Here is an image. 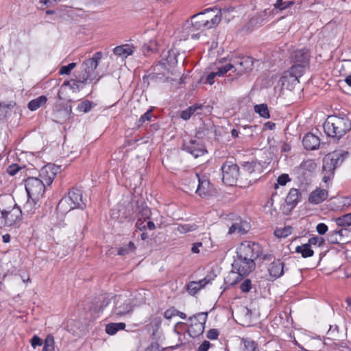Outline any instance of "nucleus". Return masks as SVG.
<instances>
[{
  "label": "nucleus",
  "mask_w": 351,
  "mask_h": 351,
  "mask_svg": "<svg viewBox=\"0 0 351 351\" xmlns=\"http://www.w3.org/2000/svg\"><path fill=\"white\" fill-rule=\"evenodd\" d=\"M234 8L220 9L215 13L213 8H207L204 12L197 13L191 16L190 21L196 30L203 31L217 26L221 21V17L230 12H232Z\"/></svg>",
  "instance_id": "obj_1"
},
{
  "label": "nucleus",
  "mask_w": 351,
  "mask_h": 351,
  "mask_svg": "<svg viewBox=\"0 0 351 351\" xmlns=\"http://www.w3.org/2000/svg\"><path fill=\"white\" fill-rule=\"evenodd\" d=\"M103 57L101 51H97L93 56L92 58L84 60L80 66V71L77 72L79 75L78 82L88 83L89 82H98L101 78L97 71L98 64Z\"/></svg>",
  "instance_id": "obj_2"
},
{
  "label": "nucleus",
  "mask_w": 351,
  "mask_h": 351,
  "mask_svg": "<svg viewBox=\"0 0 351 351\" xmlns=\"http://www.w3.org/2000/svg\"><path fill=\"white\" fill-rule=\"evenodd\" d=\"M232 269L236 271H232L225 278L224 284L227 286L224 288L226 289L229 287H233L241 280L242 277L249 275L256 267L255 262L248 260H243V258L238 257L234 260L232 264Z\"/></svg>",
  "instance_id": "obj_3"
},
{
  "label": "nucleus",
  "mask_w": 351,
  "mask_h": 351,
  "mask_svg": "<svg viewBox=\"0 0 351 351\" xmlns=\"http://www.w3.org/2000/svg\"><path fill=\"white\" fill-rule=\"evenodd\" d=\"M349 153L346 151L335 150L326 154L322 159V181L328 183L335 176V171L337 167L340 166Z\"/></svg>",
  "instance_id": "obj_4"
},
{
  "label": "nucleus",
  "mask_w": 351,
  "mask_h": 351,
  "mask_svg": "<svg viewBox=\"0 0 351 351\" xmlns=\"http://www.w3.org/2000/svg\"><path fill=\"white\" fill-rule=\"evenodd\" d=\"M183 149L190 153L194 158L203 156L207 152L203 139L197 135L186 134L183 136Z\"/></svg>",
  "instance_id": "obj_5"
},
{
  "label": "nucleus",
  "mask_w": 351,
  "mask_h": 351,
  "mask_svg": "<svg viewBox=\"0 0 351 351\" xmlns=\"http://www.w3.org/2000/svg\"><path fill=\"white\" fill-rule=\"evenodd\" d=\"M263 254L262 247L257 243L245 241L237 250V255L243 260L255 262Z\"/></svg>",
  "instance_id": "obj_6"
},
{
  "label": "nucleus",
  "mask_w": 351,
  "mask_h": 351,
  "mask_svg": "<svg viewBox=\"0 0 351 351\" xmlns=\"http://www.w3.org/2000/svg\"><path fill=\"white\" fill-rule=\"evenodd\" d=\"M222 181L228 186L237 184L239 176V167L232 160L225 161L221 167Z\"/></svg>",
  "instance_id": "obj_7"
},
{
  "label": "nucleus",
  "mask_w": 351,
  "mask_h": 351,
  "mask_svg": "<svg viewBox=\"0 0 351 351\" xmlns=\"http://www.w3.org/2000/svg\"><path fill=\"white\" fill-rule=\"evenodd\" d=\"M25 190L29 198L40 199L45 191V184L38 178L28 177L25 180Z\"/></svg>",
  "instance_id": "obj_8"
},
{
  "label": "nucleus",
  "mask_w": 351,
  "mask_h": 351,
  "mask_svg": "<svg viewBox=\"0 0 351 351\" xmlns=\"http://www.w3.org/2000/svg\"><path fill=\"white\" fill-rule=\"evenodd\" d=\"M64 203L69 204L70 210L75 208L84 209L86 207V203L82 197V191L76 188L71 189L68 193V197L62 198L58 205L63 206Z\"/></svg>",
  "instance_id": "obj_9"
},
{
  "label": "nucleus",
  "mask_w": 351,
  "mask_h": 351,
  "mask_svg": "<svg viewBox=\"0 0 351 351\" xmlns=\"http://www.w3.org/2000/svg\"><path fill=\"white\" fill-rule=\"evenodd\" d=\"M207 315V313H199L189 317L191 324L188 332L191 337H197L204 332Z\"/></svg>",
  "instance_id": "obj_10"
},
{
  "label": "nucleus",
  "mask_w": 351,
  "mask_h": 351,
  "mask_svg": "<svg viewBox=\"0 0 351 351\" xmlns=\"http://www.w3.org/2000/svg\"><path fill=\"white\" fill-rule=\"evenodd\" d=\"M240 165L243 170L253 178V182H255L257 180L256 177L258 176L266 167L267 162L254 159L251 161L241 162Z\"/></svg>",
  "instance_id": "obj_11"
},
{
  "label": "nucleus",
  "mask_w": 351,
  "mask_h": 351,
  "mask_svg": "<svg viewBox=\"0 0 351 351\" xmlns=\"http://www.w3.org/2000/svg\"><path fill=\"white\" fill-rule=\"evenodd\" d=\"M113 315L121 317L132 311L130 299L121 295H116L114 300Z\"/></svg>",
  "instance_id": "obj_12"
},
{
  "label": "nucleus",
  "mask_w": 351,
  "mask_h": 351,
  "mask_svg": "<svg viewBox=\"0 0 351 351\" xmlns=\"http://www.w3.org/2000/svg\"><path fill=\"white\" fill-rule=\"evenodd\" d=\"M60 167L54 165H47L44 166L39 172V178L43 180V183L46 185H50L56 174L60 171Z\"/></svg>",
  "instance_id": "obj_13"
},
{
  "label": "nucleus",
  "mask_w": 351,
  "mask_h": 351,
  "mask_svg": "<svg viewBox=\"0 0 351 351\" xmlns=\"http://www.w3.org/2000/svg\"><path fill=\"white\" fill-rule=\"evenodd\" d=\"M1 217L5 219V223L12 226L21 219L23 211L15 204L14 207L7 210L5 209L1 210Z\"/></svg>",
  "instance_id": "obj_14"
},
{
  "label": "nucleus",
  "mask_w": 351,
  "mask_h": 351,
  "mask_svg": "<svg viewBox=\"0 0 351 351\" xmlns=\"http://www.w3.org/2000/svg\"><path fill=\"white\" fill-rule=\"evenodd\" d=\"M192 180V187L195 189V193L199 196L206 195L208 193L209 181L205 178H201L198 173H192L190 176Z\"/></svg>",
  "instance_id": "obj_15"
},
{
  "label": "nucleus",
  "mask_w": 351,
  "mask_h": 351,
  "mask_svg": "<svg viewBox=\"0 0 351 351\" xmlns=\"http://www.w3.org/2000/svg\"><path fill=\"white\" fill-rule=\"evenodd\" d=\"M344 120L337 117H328L323 124L324 132H346L341 125Z\"/></svg>",
  "instance_id": "obj_16"
},
{
  "label": "nucleus",
  "mask_w": 351,
  "mask_h": 351,
  "mask_svg": "<svg viewBox=\"0 0 351 351\" xmlns=\"http://www.w3.org/2000/svg\"><path fill=\"white\" fill-rule=\"evenodd\" d=\"M235 71L239 73H245L251 71L254 66V60L249 56H243L237 58L234 62Z\"/></svg>",
  "instance_id": "obj_17"
},
{
  "label": "nucleus",
  "mask_w": 351,
  "mask_h": 351,
  "mask_svg": "<svg viewBox=\"0 0 351 351\" xmlns=\"http://www.w3.org/2000/svg\"><path fill=\"white\" fill-rule=\"evenodd\" d=\"M310 53L306 48L297 49L291 54V60L295 64H305L308 66L310 61Z\"/></svg>",
  "instance_id": "obj_18"
},
{
  "label": "nucleus",
  "mask_w": 351,
  "mask_h": 351,
  "mask_svg": "<svg viewBox=\"0 0 351 351\" xmlns=\"http://www.w3.org/2000/svg\"><path fill=\"white\" fill-rule=\"evenodd\" d=\"M304 147L307 150H315L319 147L321 141L315 133H306L302 138Z\"/></svg>",
  "instance_id": "obj_19"
},
{
  "label": "nucleus",
  "mask_w": 351,
  "mask_h": 351,
  "mask_svg": "<svg viewBox=\"0 0 351 351\" xmlns=\"http://www.w3.org/2000/svg\"><path fill=\"white\" fill-rule=\"evenodd\" d=\"M197 30L192 25L190 21H187L183 25L180 36H179L181 40H187L189 38L197 39L199 34L195 33Z\"/></svg>",
  "instance_id": "obj_20"
},
{
  "label": "nucleus",
  "mask_w": 351,
  "mask_h": 351,
  "mask_svg": "<svg viewBox=\"0 0 351 351\" xmlns=\"http://www.w3.org/2000/svg\"><path fill=\"white\" fill-rule=\"evenodd\" d=\"M328 191L317 188L310 193L308 202L313 204H319L325 201L328 198Z\"/></svg>",
  "instance_id": "obj_21"
},
{
  "label": "nucleus",
  "mask_w": 351,
  "mask_h": 351,
  "mask_svg": "<svg viewBox=\"0 0 351 351\" xmlns=\"http://www.w3.org/2000/svg\"><path fill=\"white\" fill-rule=\"evenodd\" d=\"M279 82L282 87H285L287 89L293 88L295 85L299 83V80L294 77L289 71H285L281 77L280 78Z\"/></svg>",
  "instance_id": "obj_22"
},
{
  "label": "nucleus",
  "mask_w": 351,
  "mask_h": 351,
  "mask_svg": "<svg viewBox=\"0 0 351 351\" xmlns=\"http://www.w3.org/2000/svg\"><path fill=\"white\" fill-rule=\"evenodd\" d=\"M270 276L275 279L280 278L284 274V263L280 260L274 261L268 267Z\"/></svg>",
  "instance_id": "obj_23"
},
{
  "label": "nucleus",
  "mask_w": 351,
  "mask_h": 351,
  "mask_svg": "<svg viewBox=\"0 0 351 351\" xmlns=\"http://www.w3.org/2000/svg\"><path fill=\"white\" fill-rule=\"evenodd\" d=\"M134 49L135 47L133 45L129 44L121 45L113 49V53L122 59H125L132 55Z\"/></svg>",
  "instance_id": "obj_24"
},
{
  "label": "nucleus",
  "mask_w": 351,
  "mask_h": 351,
  "mask_svg": "<svg viewBox=\"0 0 351 351\" xmlns=\"http://www.w3.org/2000/svg\"><path fill=\"white\" fill-rule=\"evenodd\" d=\"M250 228V223L245 221L239 220L233 223L229 228L228 234L237 232L240 234H245Z\"/></svg>",
  "instance_id": "obj_25"
},
{
  "label": "nucleus",
  "mask_w": 351,
  "mask_h": 351,
  "mask_svg": "<svg viewBox=\"0 0 351 351\" xmlns=\"http://www.w3.org/2000/svg\"><path fill=\"white\" fill-rule=\"evenodd\" d=\"M16 108L19 111L21 110L16 106V104L14 101H10L8 102H1L0 101V121L6 119L11 114L12 111Z\"/></svg>",
  "instance_id": "obj_26"
},
{
  "label": "nucleus",
  "mask_w": 351,
  "mask_h": 351,
  "mask_svg": "<svg viewBox=\"0 0 351 351\" xmlns=\"http://www.w3.org/2000/svg\"><path fill=\"white\" fill-rule=\"evenodd\" d=\"M301 194L298 189L292 188L290 189L286 199L285 202L289 206V211L293 210L298 204Z\"/></svg>",
  "instance_id": "obj_27"
},
{
  "label": "nucleus",
  "mask_w": 351,
  "mask_h": 351,
  "mask_svg": "<svg viewBox=\"0 0 351 351\" xmlns=\"http://www.w3.org/2000/svg\"><path fill=\"white\" fill-rule=\"evenodd\" d=\"M317 163L314 160L308 159L306 160H304L298 168V173L301 175L306 174L305 171H306L308 175L307 176H311V174L316 169Z\"/></svg>",
  "instance_id": "obj_28"
},
{
  "label": "nucleus",
  "mask_w": 351,
  "mask_h": 351,
  "mask_svg": "<svg viewBox=\"0 0 351 351\" xmlns=\"http://www.w3.org/2000/svg\"><path fill=\"white\" fill-rule=\"evenodd\" d=\"M39 199L29 198L25 204L23 205V214L31 217L35 213L36 210L38 208L37 206V202Z\"/></svg>",
  "instance_id": "obj_29"
},
{
  "label": "nucleus",
  "mask_w": 351,
  "mask_h": 351,
  "mask_svg": "<svg viewBox=\"0 0 351 351\" xmlns=\"http://www.w3.org/2000/svg\"><path fill=\"white\" fill-rule=\"evenodd\" d=\"M47 101V97L45 95H41L36 99H34L29 101L27 108L31 111H35L39 108L45 105Z\"/></svg>",
  "instance_id": "obj_30"
},
{
  "label": "nucleus",
  "mask_w": 351,
  "mask_h": 351,
  "mask_svg": "<svg viewBox=\"0 0 351 351\" xmlns=\"http://www.w3.org/2000/svg\"><path fill=\"white\" fill-rule=\"evenodd\" d=\"M311 246L308 243L298 245L295 247V252L301 254L302 256L304 258L311 257L313 256L314 252L311 248Z\"/></svg>",
  "instance_id": "obj_31"
},
{
  "label": "nucleus",
  "mask_w": 351,
  "mask_h": 351,
  "mask_svg": "<svg viewBox=\"0 0 351 351\" xmlns=\"http://www.w3.org/2000/svg\"><path fill=\"white\" fill-rule=\"evenodd\" d=\"M125 324L123 322L108 324L106 326V332L110 335H113L119 330L125 329Z\"/></svg>",
  "instance_id": "obj_32"
},
{
  "label": "nucleus",
  "mask_w": 351,
  "mask_h": 351,
  "mask_svg": "<svg viewBox=\"0 0 351 351\" xmlns=\"http://www.w3.org/2000/svg\"><path fill=\"white\" fill-rule=\"evenodd\" d=\"M308 66H306L305 64L293 63V66L290 67L288 71H289L294 77H296V78L299 80V78L303 75L306 68Z\"/></svg>",
  "instance_id": "obj_33"
},
{
  "label": "nucleus",
  "mask_w": 351,
  "mask_h": 351,
  "mask_svg": "<svg viewBox=\"0 0 351 351\" xmlns=\"http://www.w3.org/2000/svg\"><path fill=\"white\" fill-rule=\"evenodd\" d=\"M202 108V105L194 104L184 110L181 112L180 117L184 120H188L191 117L197 110H201Z\"/></svg>",
  "instance_id": "obj_34"
},
{
  "label": "nucleus",
  "mask_w": 351,
  "mask_h": 351,
  "mask_svg": "<svg viewBox=\"0 0 351 351\" xmlns=\"http://www.w3.org/2000/svg\"><path fill=\"white\" fill-rule=\"evenodd\" d=\"M125 143L128 145L132 146L135 144L141 145L146 143V141H144L143 138H138L136 133H130V134L126 136Z\"/></svg>",
  "instance_id": "obj_35"
},
{
  "label": "nucleus",
  "mask_w": 351,
  "mask_h": 351,
  "mask_svg": "<svg viewBox=\"0 0 351 351\" xmlns=\"http://www.w3.org/2000/svg\"><path fill=\"white\" fill-rule=\"evenodd\" d=\"M136 247L132 241H130L128 244L121 247L118 250V254L124 256L135 252Z\"/></svg>",
  "instance_id": "obj_36"
},
{
  "label": "nucleus",
  "mask_w": 351,
  "mask_h": 351,
  "mask_svg": "<svg viewBox=\"0 0 351 351\" xmlns=\"http://www.w3.org/2000/svg\"><path fill=\"white\" fill-rule=\"evenodd\" d=\"M254 111L261 117L268 119L269 117V112L266 104H258L254 106Z\"/></svg>",
  "instance_id": "obj_37"
},
{
  "label": "nucleus",
  "mask_w": 351,
  "mask_h": 351,
  "mask_svg": "<svg viewBox=\"0 0 351 351\" xmlns=\"http://www.w3.org/2000/svg\"><path fill=\"white\" fill-rule=\"evenodd\" d=\"M336 223L339 226L347 227L351 226V213L343 215L336 219Z\"/></svg>",
  "instance_id": "obj_38"
},
{
  "label": "nucleus",
  "mask_w": 351,
  "mask_h": 351,
  "mask_svg": "<svg viewBox=\"0 0 351 351\" xmlns=\"http://www.w3.org/2000/svg\"><path fill=\"white\" fill-rule=\"evenodd\" d=\"M292 228L289 226H285L284 228H277L274 231L275 237L278 238H286L291 234Z\"/></svg>",
  "instance_id": "obj_39"
},
{
  "label": "nucleus",
  "mask_w": 351,
  "mask_h": 351,
  "mask_svg": "<svg viewBox=\"0 0 351 351\" xmlns=\"http://www.w3.org/2000/svg\"><path fill=\"white\" fill-rule=\"evenodd\" d=\"M95 104L89 100H84L77 105V110L79 112L87 113L94 107Z\"/></svg>",
  "instance_id": "obj_40"
},
{
  "label": "nucleus",
  "mask_w": 351,
  "mask_h": 351,
  "mask_svg": "<svg viewBox=\"0 0 351 351\" xmlns=\"http://www.w3.org/2000/svg\"><path fill=\"white\" fill-rule=\"evenodd\" d=\"M245 350L244 351H258V344L250 338L243 339Z\"/></svg>",
  "instance_id": "obj_41"
},
{
  "label": "nucleus",
  "mask_w": 351,
  "mask_h": 351,
  "mask_svg": "<svg viewBox=\"0 0 351 351\" xmlns=\"http://www.w3.org/2000/svg\"><path fill=\"white\" fill-rule=\"evenodd\" d=\"M138 212L140 215L139 218H143L144 220L148 219L151 215V211L147 206L144 204H141L140 206H138Z\"/></svg>",
  "instance_id": "obj_42"
},
{
  "label": "nucleus",
  "mask_w": 351,
  "mask_h": 351,
  "mask_svg": "<svg viewBox=\"0 0 351 351\" xmlns=\"http://www.w3.org/2000/svg\"><path fill=\"white\" fill-rule=\"evenodd\" d=\"M42 351H54V338L51 335L47 336Z\"/></svg>",
  "instance_id": "obj_43"
},
{
  "label": "nucleus",
  "mask_w": 351,
  "mask_h": 351,
  "mask_svg": "<svg viewBox=\"0 0 351 351\" xmlns=\"http://www.w3.org/2000/svg\"><path fill=\"white\" fill-rule=\"evenodd\" d=\"M197 228H198V226L196 225L195 223L182 224V225L178 226V230L180 233H186V232H193V231L196 230L197 229Z\"/></svg>",
  "instance_id": "obj_44"
},
{
  "label": "nucleus",
  "mask_w": 351,
  "mask_h": 351,
  "mask_svg": "<svg viewBox=\"0 0 351 351\" xmlns=\"http://www.w3.org/2000/svg\"><path fill=\"white\" fill-rule=\"evenodd\" d=\"M100 302L99 305H97L95 307V311L97 313L102 312L106 306H107L110 303V299L106 297H101V298H98V301L97 303Z\"/></svg>",
  "instance_id": "obj_45"
},
{
  "label": "nucleus",
  "mask_w": 351,
  "mask_h": 351,
  "mask_svg": "<svg viewBox=\"0 0 351 351\" xmlns=\"http://www.w3.org/2000/svg\"><path fill=\"white\" fill-rule=\"evenodd\" d=\"M75 79H71V82H71V84L70 85V88L72 89L73 91L80 90L81 89H82L84 88V86L86 83H80V82H78L79 75L77 74H75Z\"/></svg>",
  "instance_id": "obj_46"
},
{
  "label": "nucleus",
  "mask_w": 351,
  "mask_h": 351,
  "mask_svg": "<svg viewBox=\"0 0 351 351\" xmlns=\"http://www.w3.org/2000/svg\"><path fill=\"white\" fill-rule=\"evenodd\" d=\"M153 109L150 108L146 112H145L138 119V125L144 124L146 121H151L153 117L152 114Z\"/></svg>",
  "instance_id": "obj_47"
},
{
  "label": "nucleus",
  "mask_w": 351,
  "mask_h": 351,
  "mask_svg": "<svg viewBox=\"0 0 351 351\" xmlns=\"http://www.w3.org/2000/svg\"><path fill=\"white\" fill-rule=\"evenodd\" d=\"M77 64L71 62L67 65L62 66L59 70L60 75H69Z\"/></svg>",
  "instance_id": "obj_48"
},
{
  "label": "nucleus",
  "mask_w": 351,
  "mask_h": 351,
  "mask_svg": "<svg viewBox=\"0 0 351 351\" xmlns=\"http://www.w3.org/2000/svg\"><path fill=\"white\" fill-rule=\"evenodd\" d=\"M186 289L191 295H194L199 291V287L196 281H191L187 284Z\"/></svg>",
  "instance_id": "obj_49"
},
{
  "label": "nucleus",
  "mask_w": 351,
  "mask_h": 351,
  "mask_svg": "<svg viewBox=\"0 0 351 351\" xmlns=\"http://www.w3.org/2000/svg\"><path fill=\"white\" fill-rule=\"evenodd\" d=\"M291 180L288 174L283 173L278 176L277 183L275 184V189H277L279 185L285 186Z\"/></svg>",
  "instance_id": "obj_50"
},
{
  "label": "nucleus",
  "mask_w": 351,
  "mask_h": 351,
  "mask_svg": "<svg viewBox=\"0 0 351 351\" xmlns=\"http://www.w3.org/2000/svg\"><path fill=\"white\" fill-rule=\"evenodd\" d=\"M341 210H347L351 206V197H344L339 199Z\"/></svg>",
  "instance_id": "obj_51"
},
{
  "label": "nucleus",
  "mask_w": 351,
  "mask_h": 351,
  "mask_svg": "<svg viewBox=\"0 0 351 351\" xmlns=\"http://www.w3.org/2000/svg\"><path fill=\"white\" fill-rule=\"evenodd\" d=\"M252 281L250 279H245L243 282L240 285V289L243 293H248L252 289Z\"/></svg>",
  "instance_id": "obj_52"
},
{
  "label": "nucleus",
  "mask_w": 351,
  "mask_h": 351,
  "mask_svg": "<svg viewBox=\"0 0 351 351\" xmlns=\"http://www.w3.org/2000/svg\"><path fill=\"white\" fill-rule=\"evenodd\" d=\"M327 239L329 243H332V244H337L341 241V239L339 238L338 233H335V231L330 232L328 234Z\"/></svg>",
  "instance_id": "obj_53"
},
{
  "label": "nucleus",
  "mask_w": 351,
  "mask_h": 351,
  "mask_svg": "<svg viewBox=\"0 0 351 351\" xmlns=\"http://www.w3.org/2000/svg\"><path fill=\"white\" fill-rule=\"evenodd\" d=\"M308 243L312 245H317L318 246H322L324 243V239L321 237H313L308 239Z\"/></svg>",
  "instance_id": "obj_54"
},
{
  "label": "nucleus",
  "mask_w": 351,
  "mask_h": 351,
  "mask_svg": "<svg viewBox=\"0 0 351 351\" xmlns=\"http://www.w3.org/2000/svg\"><path fill=\"white\" fill-rule=\"evenodd\" d=\"M232 68H234L233 64H232L230 63L226 64V65L219 68L218 71L216 72V73H217V76H222Z\"/></svg>",
  "instance_id": "obj_55"
},
{
  "label": "nucleus",
  "mask_w": 351,
  "mask_h": 351,
  "mask_svg": "<svg viewBox=\"0 0 351 351\" xmlns=\"http://www.w3.org/2000/svg\"><path fill=\"white\" fill-rule=\"evenodd\" d=\"M213 280H214L213 276H206L204 278L199 280V281H196V283L199 285V290L204 288L207 284L210 283Z\"/></svg>",
  "instance_id": "obj_56"
},
{
  "label": "nucleus",
  "mask_w": 351,
  "mask_h": 351,
  "mask_svg": "<svg viewBox=\"0 0 351 351\" xmlns=\"http://www.w3.org/2000/svg\"><path fill=\"white\" fill-rule=\"evenodd\" d=\"M177 309L174 307H171L166 310L164 313V317L167 319H171L173 317L176 315Z\"/></svg>",
  "instance_id": "obj_57"
},
{
  "label": "nucleus",
  "mask_w": 351,
  "mask_h": 351,
  "mask_svg": "<svg viewBox=\"0 0 351 351\" xmlns=\"http://www.w3.org/2000/svg\"><path fill=\"white\" fill-rule=\"evenodd\" d=\"M30 343L35 348L36 346H40L43 344V340L38 335H35L31 339Z\"/></svg>",
  "instance_id": "obj_58"
},
{
  "label": "nucleus",
  "mask_w": 351,
  "mask_h": 351,
  "mask_svg": "<svg viewBox=\"0 0 351 351\" xmlns=\"http://www.w3.org/2000/svg\"><path fill=\"white\" fill-rule=\"evenodd\" d=\"M274 6L277 10L280 11L284 10L287 8V1H284L283 0H276Z\"/></svg>",
  "instance_id": "obj_59"
},
{
  "label": "nucleus",
  "mask_w": 351,
  "mask_h": 351,
  "mask_svg": "<svg viewBox=\"0 0 351 351\" xmlns=\"http://www.w3.org/2000/svg\"><path fill=\"white\" fill-rule=\"evenodd\" d=\"M316 230L319 234L323 235L328 231V226L324 223H319L317 225Z\"/></svg>",
  "instance_id": "obj_60"
},
{
  "label": "nucleus",
  "mask_w": 351,
  "mask_h": 351,
  "mask_svg": "<svg viewBox=\"0 0 351 351\" xmlns=\"http://www.w3.org/2000/svg\"><path fill=\"white\" fill-rule=\"evenodd\" d=\"M19 169H20V168L17 165L13 164L8 167V168L7 169V172L10 176H14L18 173Z\"/></svg>",
  "instance_id": "obj_61"
},
{
  "label": "nucleus",
  "mask_w": 351,
  "mask_h": 351,
  "mask_svg": "<svg viewBox=\"0 0 351 351\" xmlns=\"http://www.w3.org/2000/svg\"><path fill=\"white\" fill-rule=\"evenodd\" d=\"M219 336V331L217 329H210L208 331L206 337L209 339H217Z\"/></svg>",
  "instance_id": "obj_62"
},
{
  "label": "nucleus",
  "mask_w": 351,
  "mask_h": 351,
  "mask_svg": "<svg viewBox=\"0 0 351 351\" xmlns=\"http://www.w3.org/2000/svg\"><path fill=\"white\" fill-rule=\"evenodd\" d=\"M215 76H217L216 72H211L210 73L207 77H206V81L204 82V83H207V84H209L210 85H212L214 84L215 82Z\"/></svg>",
  "instance_id": "obj_63"
},
{
  "label": "nucleus",
  "mask_w": 351,
  "mask_h": 351,
  "mask_svg": "<svg viewBox=\"0 0 351 351\" xmlns=\"http://www.w3.org/2000/svg\"><path fill=\"white\" fill-rule=\"evenodd\" d=\"M210 343L208 341H204L198 348L197 351H208Z\"/></svg>",
  "instance_id": "obj_64"
}]
</instances>
